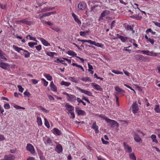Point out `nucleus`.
<instances>
[{"label":"nucleus","mask_w":160,"mask_h":160,"mask_svg":"<svg viewBox=\"0 0 160 160\" xmlns=\"http://www.w3.org/2000/svg\"><path fill=\"white\" fill-rule=\"evenodd\" d=\"M107 122L109 123V126L112 128H113L115 126L118 128L119 126L118 123L115 120L109 119Z\"/></svg>","instance_id":"obj_1"},{"label":"nucleus","mask_w":160,"mask_h":160,"mask_svg":"<svg viewBox=\"0 0 160 160\" xmlns=\"http://www.w3.org/2000/svg\"><path fill=\"white\" fill-rule=\"evenodd\" d=\"M133 59L138 60L140 62H143V61H146L147 58L143 55L136 54L133 56Z\"/></svg>","instance_id":"obj_2"},{"label":"nucleus","mask_w":160,"mask_h":160,"mask_svg":"<svg viewBox=\"0 0 160 160\" xmlns=\"http://www.w3.org/2000/svg\"><path fill=\"white\" fill-rule=\"evenodd\" d=\"M64 94L67 95V99L68 101L74 102L76 100L75 96L73 95H69L66 92L63 93Z\"/></svg>","instance_id":"obj_3"},{"label":"nucleus","mask_w":160,"mask_h":160,"mask_svg":"<svg viewBox=\"0 0 160 160\" xmlns=\"http://www.w3.org/2000/svg\"><path fill=\"white\" fill-rule=\"evenodd\" d=\"M86 6L87 5L85 2L83 1L80 2L78 6V8L79 11L83 10L85 8Z\"/></svg>","instance_id":"obj_4"},{"label":"nucleus","mask_w":160,"mask_h":160,"mask_svg":"<svg viewBox=\"0 0 160 160\" xmlns=\"http://www.w3.org/2000/svg\"><path fill=\"white\" fill-rule=\"evenodd\" d=\"M77 88L80 92L82 93H84L85 94L89 96H92V93L90 91H87L85 90L82 89L79 87H77Z\"/></svg>","instance_id":"obj_5"},{"label":"nucleus","mask_w":160,"mask_h":160,"mask_svg":"<svg viewBox=\"0 0 160 160\" xmlns=\"http://www.w3.org/2000/svg\"><path fill=\"white\" fill-rule=\"evenodd\" d=\"M132 109L133 113H137L138 110V104L136 102H133L132 105Z\"/></svg>","instance_id":"obj_6"},{"label":"nucleus","mask_w":160,"mask_h":160,"mask_svg":"<svg viewBox=\"0 0 160 160\" xmlns=\"http://www.w3.org/2000/svg\"><path fill=\"white\" fill-rule=\"evenodd\" d=\"M27 149L32 154H33L35 152V150L33 146L31 144H28L26 147Z\"/></svg>","instance_id":"obj_7"},{"label":"nucleus","mask_w":160,"mask_h":160,"mask_svg":"<svg viewBox=\"0 0 160 160\" xmlns=\"http://www.w3.org/2000/svg\"><path fill=\"white\" fill-rule=\"evenodd\" d=\"M72 16L74 18L75 21L78 24L79 26H80L81 24V21L79 19V18L74 13H72Z\"/></svg>","instance_id":"obj_8"},{"label":"nucleus","mask_w":160,"mask_h":160,"mask_svg":"<svg viewBox=\"0 0 160 160\" xmlns=\"http://www.w3.org/2000/svg\"><path fill=\"white\" fill-rule=\"evenodd\" d=\"M110 13V11L108 10L103 11L101 14L99 20L100 21L101 20H102L103 17H104L105 16L108 15Z\"/></svg>","instance_id":"obj_9"},{"label":"nucleus","mask_w":160,"mask_h":160,"mask_svg":"<svg viewBox=\"0 0 160 160\" xmlns=\"http://www.w3.org/2000/svg\"><path fill=\"white\" fill-rule=\"evenodd\" d=\"M114 88L118 93L121 94L122 96L124 95V93L125 92L124 90L122 89L118 86L115 87Z\"/></svg>","instance_id":"obj_10"},{"label":"nucleus","mask_w":160,"mask_h":160,"mask_svg":"<svg viewBox=\"0 0 160 160\" xmlns=\"http://www.w3.org/2000/svg\"><path fill=\"white\" fill-rule=\"evenodd\" d=\"M68 79L71 81L75 83H78L79 82V78L75 77H69Z\"/></svg>","instance_id":"obj_11"},{"label":"nucleus","mask_w":160,"mask_h":160,"mask_svg":"<svg viewBox=\"0 0 160 160\" xmlns=\"http://www.w3.org/2000/svg\"><path fill=\"white\" fill-rule=\"evenodd\" d=\"M92 128L94 130L96 133H99L98 127L97 125L96 122H93L92 123Z\"/></svg>","instance_id":"obj_12"},{"label":"nucleus","mask_w":160,"mask_h":160,"mask_svg":"<svg viewBox=\"0 0 160 160\" xmlns=\"http://www.w3.org/2000/svg\"><path fill=\"white\" fill-rule=\"evenodd\" d=\"M123 145L126 151L128 153H130L132 152V149L128 144H127L125 142L123 143Z\"/></svg>","instance_id":"obj_13"},{"label":"nucleus","mask_w":160,"mask_h":160,"mask_svg":"<svg viewBox=\"0 0 160 160\" xmlns=\"http://www.w3.org/2000/svg\"><path fill=\"white\" fill-rule=\"evenodd\" d=\"M15 158L14 156L12 154L6 155L4 156V158L5 160H14Z\"/></svg>","instance_id":"obj_14"},{"label":"nucleus","mask_w":160,"mask_h":160,"mask_svg":"<svg viewBox=\"0 0 160 160\" xmlns=\"http://www.w3.org/2000/svg\"><path fill=\"white\" fill-rule=\"evenodd\" d=\"M62 148L60 144L57 145L56 147V151L58 153H61L62 151Z\"/></svg>","instance_id":"obj_15"},{"label":"nucleus","mask_w":160,"mask_h":160,"mask_svg":"<svg viewBox=\"0 0 160 160\" xmlns=\"http://www.w3.org/2000/svg\"><path fill=\"white\" fill-rule=\"evenodd\" d=\"M67 108V110L69 112H72L74 110V108L73 107L69 105L68 103H67L65 106Z\"/></svg>","instance_id":"obj_16"},{"label":"nucleus","mask_w":160,"mask_h":160,"mask_svg":"<svg viewBox=\"0 0 160 160\" xmlns=\"http://www.w3.org/2000/svg\"><path fill=\"white\" fill-rule=\"evenodd\" d=\"M134 139L137 142H139L142 140L138 134L136 132L134 133Z\"/></svg>","instance_id":"obj_17"},{"label":"nucleus","mask_w":160,"mask_h":160,"mask_svg":"<svg viewBox=\"0 0 160 160\" xmlns=\"http://www.w3.org/2000/svg\"><path fill=\"white\" fill-rule=\"evenodd\" d=\"M91 84L92 86H93L97 90L99 91H102V89L99 85L95 83H92Z\"/></svg>","instance_id":"obj_18"},{"label":"nucleus","mask_w":160,"mask_h":160,"mask_svg":"<svg viewBox=\"0 0 160 160\" xmlns=\"http://www.w3.org/2000/svg\"><path fill=\"white\" fill-rule=\"evenodd\" d=\"M9 66V65L8 63L2 62L0 63V67L4 69L7 70Z\"/></svg>","instance_id":"obj_19"},{"label":"nucleus","mask_w":160,"mask_h":160,"mask_svg":"<svg viewBox=\"0 0 160 160\" xmlns=\"http://www.w3.org/2000/svg\"><path fill=\"white\" fill-rule=\"evenodd\" d=\"M118 38L120 39L121 40L122 42H125L128 39V37H124L122 36H119V37L117 38H113L114 39H117Z\"/></svg>","instance_id":"obj_20"},{"label":"nucleus","mask_w":160,"mask_h":160,"mask_svg":"<svg viewBox=\"0 0 160 160\" xmlns=\"http://www.w3.org/2000/svg\"><path fill=\"white\" fill-rule=\"evenodd\" d=\"M13 48L16 51H17L18 52L21 53V51H23V49H22L21 48L18 47V46H17L15 45H13L12 46Z\"/></svg>","instance_id":"obj_21"},{"label":"nucleus","mask_w":160,"mask_h":160,"mask_svg":"<svg viewBox=\"0 0 160 160\" xmlns=\"http://www.w3.org/2000/svg\"><path fill=\"white\" fill-rule=\"evenodd\" d=\"M50 87H51V88L52 90L54 92H57V88L56 86L53 82L52 81L50 83Z\"/></svg>","instance_id":"obj_22"},{"label":"nucleus","mask_w":160,"mask_h":160,"mask_svg":"<svg viewBox=\"0 0 160 160\" xmlns=\"http://www.w3.org/2000/svg\"><path fill=\"white\" fill-rule=\"evenodd\" d=\"M40 40L41 41L42 44L46 46H49L50 44L45 39L43 38H40Z\"/></svg>","instance_id":"obj_23"},{"label":"nucleus","mask_w":160,"mask_h":160,"mask_svg":"<svg viewBox=\"0 0 160 160\" xmlns=\"http://www.w3.org/2000/svg\"><path fill=\"white\" fill-rule=\"evenodd\" d=\"M54 8H55L54 7H52V8L46 7V8H44L42 9L41 10L40 12H47L48 11H49L51 10H52V9H54Z\"/></svg>","instance_id":"obj_24"},{"label":"nucleus","mask_w":160,"mask_h":160,"mask_svg":"<svg viewBox=\"0 0 160 160\" xmlns=\"http://www.w3.org/2000/svg\"><path fill=\"white\" fill-rule=\"evenodd\" d=\"M130 17L132 18H133L137 20H140L142 18L141 16H140L137 15H134L132 16H130Z\"/></svg>","instance_id":"obj_25"},{"label":"nucleus","mask_w":160,"mask_h":160,"mask_svg":"<svg viewBox=\"0 0 160 160\" xmlns=\"http://www.w3.org/2000/svg\"><path fill=\"white\" fill-rule=\"evenodd\" d=\"M150 137L151 138L152 141L153 142H155L156 143H158V141L156 139V136L155 135L152 134Z\"/></svg>","instance_id":"obj_26"},{"label":"nucleus","mask_w":160,"mask_h":160,"mask_svg":"<svg viewBox=\"0 0 160 160\" xmlns=\"http://www.w3.org/2000/svg\"><path fill=\"white\" fill-rule=\"evenodd\" d=\"M91 44L94 45L96 46L102 48V44L99 43L98 42L96 43V42L93 41H92Z\"/></svg>","instance_id":"obj_27"},{"label":"nucleus","mask_w":160,"mask_h":160,"mask_svg":"<svg viewBox=\"0 0 160 160\" xmlns=\"http://www.w3.org/2000/svg\"><path fill=\"white\" fill-rule=\"evenodd\" d=\"M23 53L25 58H28L30 57V53L28 51L24 49Z\"/></svg>","instance_id":"obj_28"},{"label":"nucleus","mask_w":160,"mask_h":160,"mask_svg":"<svg viewBox=\"0 0 160 160\" xmlns=\"http://www.w3.org/2000/svg\"><path fill=\"white\" fill-rule=\"evenodd\" d=\"M66 53L72 56H75L76 57L77 54L72 51H68Z\"/></svg>","instance_id":"obj_29"},{"label":"nucleus","mask_w":160,"mask_h":160,"mask_svg":"<svg viewBox=\"0 0 160 160\" xmlns=\"http://www.w3.org/2000/svg\"><path fill=\"white\" fill-rule=\"evenodd\" d=\"M54 133H55L58 135H60L61 134V131L58 129L54 128L53 129Z\"/></svg>","instance_id":"obj_30"},{"label":"nucleus","mask_w":160,"mask_h":160,"mask_svg":"<svg viewBox=\"0 0 160 160\" xmlns=\"http://www.w3.org/2000/svg\"><path fill=\"white\" fill-rule=\"evenodd\" d=\"M20 22H22L23 23H25L27 25H30L32 24V22L31 21H28L25 20H22L19 21Z\"/></svg>","instance_id":"obj_31"},{"label":"nucleus","mask_w":160,"mask_h":160,"mask_svg":"<svg viewBox=\"0 0 160 160\" xmlns=\"http://www.w3.org/2000/svg\"><path fill=\"white\" fill-rule=\"evenodd\" d=\"M77 114L78 115H85L86 114V113L85 112L82 110H79L77 112Z\"/></svg>","instance_id":"obj_32"},{"label":"nucleus","mask_w":160,"mask_h":160,"mask_svg":"<svg viewBox=\"0 0 160 160\" xmlns=\"http://www.w3.org/2000/svg\"><path fill=\"white\" fill-rule=\"evenodd\" d=\"M60 84L62 85H64L66 87L68 86L70 84V82H65L63 81H62L61 82Z\"/></svg>","instance_id":"obj_33"},{"label":"nucleus","mask_w":160,"mask_h":160,"mask_svg":"<svg viewBox=\"0 0 160 160\" xmlns=\"http://www.w3.org/2000/svg\"><path fill=\"white\" fill-rule=\"evenodd\" d=\"M129 157L132 160H136V158L133 153H130Z\"/></svg>","instance_id":"obj_34"},{"label":"nucleus","mask_w":160,"mask_h":160,"mask_svg":"<svg viewBox=\"0 0 160 160\" xmlns=\"http://www.w3.org/2000/svg\"><path fill=\"white\" fill-rule=\"evenodd\" d=\"M28 37H29L30 40H33L35 41L38 42V41L36 40L35 38L34 37H31L30 35H27L26 36V39H28Z\"/></svg>","instance_id":"obj_35"},{"label":"nucleus","mask_w":160,"mask_h":160,"mask_svg":"<svg viewBox=\"0 0 160 160\" xmlns=\"http://www.w3.org/2000/svg\"><path fill=\"white\" fill-rule=\"evenodd\" d=\"M81 79L83 81H86V82L88 81L91 82L92 81V80H91V79L89 77H85V78H82Z\"/></svg>","instance_id":"obj_36"},{"label":"nucleus","mask_w":160,"mask_h":160,"mask_svg":"<svg viewBox=\"0 0 160 160\" xmlns=\"http://www.w3.org/2000/svg\"><path fill=\"white\" fill-rule=\"evenodd\" d=\"M37 122L39 126H41L42 124V120L40 117H37Z\"/></svg>","instance_id":"obj_37"},{"label":"nucleus","mask_w":160,"mask_h":160,"mask_svg":"<svg viewBox=\"0 0 160 160\" xmlns=\"http://www.w3.org/2000/svg\"><path fill=\"white\" fill-rule=\"evenodd\" d=\"M89 32V31H86L84 32L81 31L80 32V35L82 36H85Z\"/></svg>","instance_id":"obj_38"},{"label":"nucleus","mask_w":160,"mask_h":160,"mask_svg":"<svg viewBox=\"0 0 160 160\" xmlns=\"http://www.w3.org/2000/svg\"><path fill=\"white\" fill-rule=\"evenodd\" d=\"M157 55L158 53H157L154 52L153 51H152L151 52L150 51L149 56L155 57Z\"/></svg>","instance_id":"obj_39"},{"label":"nucleus","mask_w":160,"mask_h":160,"mask_svg":"<svg viewBox=\"0 0 160 160\" xmlns=\"http://www.w3.org/2000/svg\"><path fill=\"white\" fill-rule=\"evenodd\" d=\"M5 53H4L3 52L2 53H1V54H0V57L1 59H4L5 61H7V59L5 57Z\"/></svg>","instance_id":"obj_40"},{"label":"nucleus","mask_w":160,"mask_h":160,"mask_svg":"<svg viewBox=\"0 0 160 160\" xmlns=\"http://www.w3.org/2000/svg\"><path fill=\"white\" fill-rule=\"evenodd\" d=\"M47 55L50 57H53L54 55L56 54V53L55 52H47L46 53Z\"/></svg>","instance_id":"obj_41"},{"label":"nucleus","mask_w":160,"mask_h":160,"mask_svg":"<svg viewBox=\"0 0 160 160\" xmlns=\"http://www.w3.org/2000/svg\"><path fill=\"white\" fill-rule=\"evenodd\" d=\"M154 109L157 112H160V109L159 105H156Z\"/></svg>","instance_id":"obj_42"},{"label":"nucleus","mask_w":160,"mask_h":160,"mask_svg":"<svg viewBox=\"0 0 160 160\" xmlns=\"http://www.w3.org/2000/svg\"><path fill=\"white\" fill-rule=\"evenodd\" d=\"M44 121H45V125L48 128H49L50 127V126L49 124L48 121L47 120V119L46 118H44Z\"/></svg>","instance_id":"obj_43"},{"label":"nucleus","mask_w":160,"mask_h":160,"mask_svg":"<svg viewBox=\"0 0 160 160\" xmlns=\"http://www.w3.org/2000/svg\"><path fill=\"white\" fill-rule=\"evenodd\" d=\"M50 28L52 30L56 31L57 32H59L60 31V29L58 28L51 27Z\"/></svg>","instance_id":"obj_44"},{"label":"nucleus","mask_w":160,"mask_h":160,"mask_svg":"<svg viewBox=\"0 0 160 160\" xmlns=\"http://www.w3.org/2000/svg\"><path fill=\"white\" fill-rule=\"evenodd\" d=\"M77 100L78 101L79 103H82L84 106H85L86 105V103L85 102H84L83 101L81 100L79 98H77ZM78 105H79V103H78Z\"/></svg>","instance_id":"obj_45"},{"label":"nucleus","mask_w":160,"mask_h":160,"mask_svg":"<svg viewBox=\"0 0 160 160\" xmlns=\"http://www.w3.org/2000/svg\"><path fill=\"white\" fill-rule=\"evenodd\" d=\"M45 76L48 80L51 81L52 79V77L49 74H46Z\"/></svg>","instance_id":"obj_46"},{"label":"nucleus","mask_w":160,"mask_h":160,"mask_svg":"<svg viewBox=\"0 0 160 160\" xmlns=\"http://www.w3.org/2000/svg\"><path fill=\"white\" fill-rule=\"evenodd\" d=\"M126 28L128 30L132 31L133 30L132 28L130 25H127L125 26Z\"/></svg>","instance_id":"obj_47"},{"label":"nucleus","mask_w":160,"mask_h":160,"mask_svg":"<svg viewBox=\"0 0 160 160\" xmlns=\"http://www.w3.org/2000/svg\"><path fill=\"white\" fill-rule=\"evenodd\" d=\"M99 117L105 120L106 122H107V121L109 119L107 117H106L105 116L103 115H100L99 116Z\"/></svg>","instance_id":"obj_48"},{"label":"nucleus","mask_w":160,"mask_h":160,"mask_svg":"<svg viewBox=\"0 0 160 160\" xmlns=\"http://www.w3.org/2000/svg\"><path fill=\"white\" fill-rule=\"evenodd\" d=\"M50 16V13L49 12L42 14V16H40V18H41L43 17Z\"/></svg>","instance_id":"obj_49"},{"label":"nucleus","mask_w":160,"mask_h":160,"mask_svg":"<svg viewBox=\"0 0 160 160\" xmlns=\"http://www.w3.org/2000/svg\"><path fill=\"white\" fill-rule=\"evenodd\" d=\"M150 52V51L147 50H142L141 52V53L143 54H146L147 55H149V53Z\"/></svg>","instance_id":"obj_50"},{"label":"nucleus","mask_w":160,"mask_h":160,"mask_svg":"<svg viewBox=\"0 0 160 160\" xmlns=\"http://www.w3.org/2000/svg\"><path fill=\"white\" fill-rule=\"evenodd\" d=\"M63 62H64L63 60L60 59L59 58H57L56 60L54 61V62H57L58 63Z\"/></svg>","instance_id":"obj_51"},{"label":"nucleus","mask_w":160,"mask_h":160,"mask_svg":"<svg viewBox=\"0 0 160 160\" xmlns=\"http://www.w3.org/2000/svg\"><path fill=\"white\" fill-rule=\"evenodd\" d=\"M39 108H40V109L41 110H42L43 111V112L45 113H48L49 112L48 110L46 109L45 108H44L42 106H40Z\"/></svg>","instance_id":"obj_52"},{"label":"nucleus","mask_w":160,"mask_h":160,"mask_svg":"<svg viewBox=\"0 0 160 160\" xmlns=\"http://www.w3.org/2000/svg\"><path fill=\"white\" fill-rule=\"evenodd\" d=\"M92 40H81V41L82 42V44H84V42H87L91 44Z\"/></svg>","instance_id":"obj_53"},{"label":"nucleus","mask_w":160,"mask_h":160,"mask_svg":"<svg viewBox=\"0 0 160 160\" xmlns=\"http://www.w3.org/2000/svg\"><path fill=\"white\" fill-rule=\"evenodd\" d=\"M18 90L20 92H23L24 88L22 87L21 86L18 85Z\"/></svg>","instance_id":"obj_54"},{"label":"nucleus","mask_w":160,"mask_h":160,"mask_svg":"<svg viewBox=\"0 0 160 160\" xmlns=\"http://www.w3.org/2000/svg\"><path fill=\"white\" fill-rule=\"evenodd\" d=\"M4 107L5 109H9L10 108V105L8 103L4 104Z\"/></svg>","instance_id":"obj_55"},{"label":"nucleus","mask_w":160,"mask_h":160,"mask_svg":"<svg viewBox=\"0 0 160 160\" xmlns=\"http://www.w3.org/2000/svg\"><path fill=\"white\" fill-rule=\"evenodd\" d=\"M41 80L44 82V85L45 86H47L48 85V82L44 78H42Z\"/></svg>","instance_id":"obj_56"},{"label":"nucleus","mask_w":160,"mask_h":160,"mask_svg":"<svg viewBox=\"0 0 160 160\" xmlns=\"http://www.w3.org/2000/svg\"><path fill=\"white\" fill-rule=\"evenodd\" d=\"M70 113L71 116H70V118H74L75 117V116L74 114V113L73 112V111L69 112Z\"/></svg>","instance_id":"obj_57"},{"label":"nucleus","mask_w":160,"mask_h":160,"mask_svg":"<svg viewBox=\"0 0 160 160\" xmlns=\"http://www.w3.org/2000/svg\"><path fill=\"white\" fill-rule=\"evenodd\" d=\"M115 21L114 20L112 22L111 24V26L110 28L111 29L112 28L114 27L115 24Z\"/></svg>","instance_id":"obj_58"},{"label":"nucleus","mask_w":160,"mask_h":160,"mask_svg":"<svg viewBox=\"0 0 160 160\" xmlns=\"http://www.w3.org/2000/svg\"><path fill=\"white\" fill-rule=\"evenodd\" d=\"M24 94L25 96L28 97L31 95L30 92H28L27 90L24 92Z\"/></svg>","instance_id":"obj_59"},{"label":"nucleus","mask_w":160,"mask_h":160,"mask_svg":"<svg viewBox=\"0 0 160 160\" xmlns=\"http://www.w3.org/2000/svg\"><path fill=\"white\" fill-rule=\"evenodd\" d=\"M47 143L50 145H51L52 143V141L50 138H48L47 140Z\"/></svg>","instance_id":"obj_60"},{"label":"nucleus","mask_w":160,"mask_h":160,"mask_svg":"<svg viewBox=\"0 0 160 160\" xmlns=\"http://www.w3.org/2000/svg\"><path fill=\"white\" fill-rule=\"evenodd\" d=\"M35 48L38 51H39L42 48L41 45H39L38 46H35Z\"/></svg>","instance_id":"obj_61"},{"label":"nucleus","mask_w":160,"mask_h":160,"mask_svg":"<svg viewBox=\"0 0 160 160\" xmlns=\"http://www.w3.org/2000/svg\"><path fill=\"white\" fill-rule=\"evenodd\" d=\"M152 22L156 26L160 27V23L156 22L155 21H153Z\"/></svg>","instance_id":"obj_62"},{"label":"nucleus","mask_w":160,"mask_h":160,"mask_svg":"<svg viewBox=\"0 0 160 160\" xmlns=\"http://www.w3.org/2000/svg\"><path fill=\"white\" fill-rule=\"evenodd\" d=\"M147 41L150 42L152 44H153L154 43V40L150 38H149Z\"/></svg>","instance_id":"obj_63"},{"label":"nucleus","mask_w":160,"mask_h":160,"mask_svg":"<svg viewBox=\"0 0 160 160\" xmlns=\"http://www.w3.org/2000/svg\"><path fill=\"white\" fill-rule=\"evenodd\" d=\"M45 23L50 26H51L53 25V23H51L48 21H45Z\"/></svg>","instance_id":"obj_64"}]
</instances>
